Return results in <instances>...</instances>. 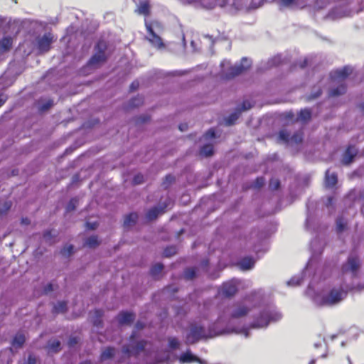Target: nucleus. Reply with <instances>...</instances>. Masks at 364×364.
<instances>
[{
	"label": "nucleus",
	"mask_w": 364,
	"mask_h": 364,
	"mask_svg": "<svg viewBox=\"0 0 364 364\" xmlns=\"http://www.w3.org/2000/svg\"><path fill=\"white\" fill-rule=\"evenodd\" d=\"M137 336L136 331H134L129 338V343L124 345L122 348V353L128 357L132 355L137 357L141 352L144 351L147 346V341L144 339L136 341Z\"/></svg>",
	"instance_id": "obj_1"
},
{
	"label": "nucleus",
	"mask_w": 364,
	"mask_h": 364,
	"mask_svg": "<svg viewBox=\"0 0 364 364\" xmlns=\"http://www.w3.org/2000/svg\"><path fill=\"white\" fill-rule=\"evenodd\" d=\"M107 43L103 40L98 41L95 46V53L88 60L87 65L90 67H97L105 63L107 60Z\"/></svg>",
	"instance_id": "obj_2"
},
{
	"label": "nucleus",
	"mask_w": 364,
	"mask_h": 364,
	"mask_svg": "<svg viewBox=\"0 0 364 364\" xmlns=\"http://www.w3.org/2000/svg\"><path fill=\"white\" fill-rule=\"evenodd\" d=\"M281 317L282 315L279 313H272L264 310L260 312L259 316L254 321L252 326L253 328L267 327L271 321H277L279 320Z\"/></svg>",
	"instance_id": "obj_3"
},
{
	"label": "nucleus",
	"mask_w": 364,
	"mask_h": 364,
	"mask_svg": "<svg viewBox=\"0 0 364 364\" xmlns=\"http://www.w3.org/2000/svg\"><path fill=\"white\" fill-rule=\"evenodd\" d=\"M360 266L361 262L359 257L356 255H350L346 262L341 265V272L343 274L351 273L353 277H356Z\"/></svg>",
	"instance_id": "obj_4"
},
{
	"label": "nucleus",
	"mask_w": 364,
	"mask_h": 364,
	"mask_svg": "<svg viewBox=\"0 0 364 364\" xmlns=\"http://www.w3.org/2000/svg\"><path fill=\"white\" fill-rule=\"evenodd\" d=\"M345 295L341 289H332L327 294L322 296L321 304L325 306H332L340 302Z\"/></svg>",
	"instance_id": "obj_5"
},
{
	"label": "nucleus",
	"mask_w": 364,
	"mask_h": 364,
	"mask_svg": "<svg viewBox=\"0 0 364 364\" xmlns=\"http://www.w3.org/2000/svg\"><path fill=\"white\" fill-rule=\"evenodd\" d=\"M54 42V36L52 33L48 32L42 36L36 38V46L40 54L48 53L51 49L52 43Z\"/></svg>",
	"instance_id": "obj_6"
},
{
	"label": "nucleus",
	"mask_w": 364,
	"mask_h": 364,
	"mask_svg": "<svg viewBox=\"0 0 364 364\" xmlns=\"http://www.w3.org/2000/svg\"><path fill=\"white\" fill-rule=\"evenodd\" d=\"M205 328L202 326L191 324L186 336L187 344H194L203 338H206Z\"/></svg>",
	"instance_id": "obj_7"
},
{
	"label": "nucleus",
	"mask_w": 364,
	"mask_h": 364,
	"mask_svg": "<svg viewBox=\"0 0 364 364\" xmlns=\"http://www.w3.org/2000/svg\"><path fill=\"white\" fill-rule=\"evenodd\" d=\"M250 67V63L245 58H243L240 64L235 65L228 68L225 73V78L228 80L234 78L246 71Z\"/></svg>",
	"instance_id": "obj_8"
},
{
	"label": "nucleus",
	"mask_w": 364,
	"mask_h": 364,
	"mask_svg": "<svg viewBox=\"0 0 364 364\" xmlns=\"http://www.w3.org/2000/svg\"><path fill=\"white\" fill-rule=\"evenodd\" d=\"M145 26L146 31L149 35V37H147V40L149 43L157 49H162L165 48V44L164 43L161 38L154 32L151 23L146 21Z\"/></svg>",
	"instance_id": "obj_9"
},
{
	"label": "nucleus",
	"mask_w": 364,
	"mask_h": 364,
	"mask_svg": "<svg viewBox=\"0 0 364 364\" xmlns=\"http://www.w3.org/2000/svg\"><path fill=\"white\" fill-rule=\"evenodd\" d=\"M251 311V308L242 302H236L232 306V309L230 314V318L236 319L247 316Z\"/></svg>",
	"instance_id": "obj_10"
},
{
	"label": "nucleus",
	"mask_w": 364,
	"mask_h": 364,
	"mask_svg": "<svg viewBox=\"0 0 364 364\" xmlns=\"http://www.w3.org/2000/svg\"><path fill=\"white\" fill-rule=\"evenodd\" d=\"M237 291V286L232 282L224 283L220 291L221 294L226 298H231Z\"/></svg>",
	"instance_id": "obj_11"
},
{
	"label": "nucleus",
	"mask_w": 364,
	"mask_h": 364,
	"mask_svg": "<svg viewBox=\"0 0 364 364\" xmlns=\"http://www.w3.org/2000/svg\"><path fill=\"white\" fill-rule=\"evenodd\" d=\"M179 361L181 363H191L194 362L202 363V360L198 356L193 355L190 350H187L180 355Z\"/></svg>",
	"instance_id": "obj_12"
},
{
	"label": "nucleus",
	"mask_w": 364,
	"mask_h": 364,
	"mask_svg": "<svg viewBox=\"0 0 364 364\" xmlns=\"http://www.w3.org/2000/svg\"><path fill=\"white\" fill-rule=\"evenodd\" d=\"M166 207L167 205L164 204L163 206L154 207L149 209L146 214V219L150 221L156 219L159 214H162L165 212Z\"/></svg>",
	"instance_id": "obj_13"
},
{
	"label": "nucleus",
	"mask_w": 364,
	"mask_h": 364,
	"mask_svg": "<svg viewBox=\"0 0 364 364\" xmlns=\"http://www.w3.org/2000/svg\"><path fill=\"white\" fill-rule=\"evenodd\" d=\"M356 156V151L354 147L348 146L346 149L342 159V163L345 165H348L353 162L355 156Z\"/></svg>",
	"instance_id": "obj_14"
},
{
	"label": "nucleus",
	"mask_w": 364,
	"mask_h": 364,
	"mask_svg": "<svg viewBox=\"0 0 364 364\" xmlns=\"http://www.w3.org/2000/svg\"><path fill=\"white\" fill-rule=\"evenodd\" d=\"M135 318V315L133 313L127 311H122L118 315V321L120 324H130Z\"/></svg>",
	"instance_id": "obj_15"
},
{
	"label": "nucleus",
	"mask_w": 364,
	"mask_h": 364,
	"mask_svg": "<svg viewBox=\"0 0 364 364\" xmlns=\"http://www.w3.org/2000/svg\"><path fill=\"white\" fill-rule=\"evenodd\" d=\"M338 183V176L336 173H330L329 170L326 171L325 174V184L327 188H333Z\"/></svg>",
	"instance_id": "obj_16"
},
{
	"label": "nucleus",
	"mask_w": 364,
	"mask_h": 364,
	"mask_svg": "<svg viewBox=\"0 0 364 364\" xmlns=\"http://www.w3.org/2000/svg\"><path fill=\"white\" fill-rule=\"evenodd\" d=\"M239 265L241 269L248 270L252 269L255 265V260L251 257H245L240 259Z\"/></svg>",
	"instance_id": "obj_17"
},
{
	"label": "nucleus",
	"mask_w": 364,
	"mask_h": 364,
	"mask_svg": "<svg viewBox=\"0 0 364 364\" xmlns=\"http://www.w3.org/2000/svg\"><path fill=\"white\" fill-rule=\"evenodd\" d=\"M115 355V348L114 347H107L101 353L100 360L104 361L112 358Z\"/></svg>",
	"instance_id": "obj_18"
},
{
	"label": "nucleus",
	"mask_w": 364,
	"mask_h": 364,
	"mask_svg": "<svg viewBox=\"0 0 364 364\" xmlns=\"http://www.w3.org/2000/svg\"><path fill=\"white\" fill-rule=\"evenodd\" d=\"M139 15L148 16L150 14V4L149 1L140 2L137 9L135 11Z\"/></svg>",
	"instance_id": "obj_19"
},
{
	"label": "nucleus",
	"mask_w": 364,
	"mask_h": 364,
	"mask_svg": "<svg viewBox=\"0 0 364 364\" xmlns=\"http://www.w3.org/2000/svg\"><path fill=\"white\" fill-rule=\"evenodd\" d=\"M12 38L11 37H4L0 41V51L6 52L10 50L12 46Z\"/></svg>",
	"instance_id": "obj_20"
},
{
	"label": "nucleus",
	"mask_w": 364,
	"mask_h": 364,
	"mask_svg": "<svg viewBox=\"0 0 364 364\" xmlns=\"http://www.w3.org/2000/svg\"><path fill=\"white\" fill-rule=\"evenodd\" d=\"M346 85L344 83L339 85L338 87L333 88L330 90V97H337L343 95L346 92Z\"/></svg>",
	"instance_id": "obj_21"
},
{
	"label": "nucleus",
	"mask_w": 364,
	"mask_h": 364,
	"mask_svg": "<svg viewBox=\"0 0 364 364\" xmlns=\"http://www.w3.org/2000/svg\"><path fill=\"white\" fill-rule=\"evenodd\" d=\"M138 218V215L136 213H131L127 215L124 220V226L129 227L136 223Z\"/></svg>",
	"instance_id": "obj_22"
},
{
	"label": "nucleus",
	"mask_w": 364,
	"mask_h": 364,
	"mask_svg": "<svg viewBox=\"0 0 364 364\" xmlns=\"http://www.w3.org/2000/svg\"><path fill=\"white\" fill-rule=\"evenodd\" d=\"M351 73V69L348 67H343L335 72V77L338 79L344 80Z\"/></svg>",
	"instance_id": "obj_23"
},
{
	"label": "nucleus",
	"mask_w": 364,
	"mask_h": 364,
	"mask_svg": "<svg viewBox=\"0 0 364 364\" xmlns=\"http://www.w3.org/2000/svg\"><path fill=\"white\" fill-rule=\"evenodd\" d=\"M95 318L93 319V325L96 327H102V318L103 316L104 312L102 309H95L94 311Z\"/></svg>",
	"instance_id": "obj_24"
},
{
	"label": "nucleus",
	"mask_w": 364,
	"mask_h": 364,
	"mask_svg": "<svg viewBox=\"0 0 364 364\" xmlns=\"http://www.w3.org/2000/svg\"><path fill=\"white\" fill-rule=\"evenodd\" d=\"M100 241L98 240V237L97 235H92L87 237L85 240L84 243V246L89 247L90 248H95L100 245Z\"/></svg>",
	"instance_id": "obj_25"
},
{
	"label": "nucleus",
	"mask_w": 364,
	"mask_h": 364,
	"mask_svg": "<svg viewBox=\"0 0 364 364\" xmlns=\"http://www.w3.org/2000/svg\"><path fill=\"white\" fill-rule=\"evenodd\" d=\"M213 153L214 148L213 146L210 144L203 145L200 150V155H203L206 157L212 156Z\"/></svg>",
	"instance_id": "obj_26"
},
{
	"label": "nucleus",
	"mask_w": 364,
	"mask_h": 364,
	"mask_svg": "<svg viewBox=\"0 0 364 364\" xmlns=\"http://www.w3.org/2000/svg\"><path fill=\"white\" fill-rule=\"evenodd\" d=\"M143 103H144L143 97L137 95V96L132 98L129 100L128 107H129V108H135V107H138L140 105H143Z\"/></svg>",
	"instance_id": "obj_27"
},
{
	"label": "nucleus",
	"mask_w": 364,
	"mask_h": 364,
	"mask_svg": "<svg viewBox=\"0 0 364 364\" xmlns=\"http://www.w3.org/2000/svg\"><path fill=\"white\" fill-rule=\"evenodd\" d=\"M67 311V303L65 301H59L53 307V314L65 313Z\"/></svg>",
	"instance_id": "obj_28"
},
{
	"label": "nucleus",
	"mask_w": 364,
	"mask_h": 364,
	"mask_svg": "<svg viewBox=\"0 0 364 364\" xmlns=\"http://www.w3.org/2000/svg\"><path fill=\"white\" fill-rule=\"evenodd\" d=\"M12 348L15 349L20 348L23 346V334L18 333L13 339Z\"/></svg>",
	"instance_id": "obj_29"
},
{
	"label": "nucleus",
	"mask_w": 364,
	"mask_h": 364,
	"mask_svg": "<svg viewBox=\"0 0 364 364\" xmlns=\"http://www.w3.org/2000/svg\"><path fill=\"white\" fill-rule=\"evenodd\" d=\"M164 269V265L161 263H156L152 266L150 269V274L153 277H158Z\"/></svg>",
	"instance_id": "obj_30"
},
{
	"label": "nucleus",
	"mask_w": 364,
	"mask_h": 364,
	"mask_svg": "<svg viewBox=\"0 0 364 364\" xmlns=\"http://www.w3.org/2000/svg\"><path fill=\"white\" fill-rule=\"evenodd\" d=\"M299 118L304 122L309 121L311 118V111L309 109H301L299 114Z\"/></svg>",
	"instance_id": "obj_31"
},
{
	"label": "nucleus",
	"mask_w": 364,
	"mask_h": 364,
	"mask_svg": "<svg viewBox=\"0 0 364 364\" xmlns=\"http://www.w3.org/2000/svg\"><path fill=\"white\" fill-rule=\"evenodd\" d=\"M240 113L238 110L236 112L232 113L230 114L226 119H225V124L226 125L230 126L235 124L236 120L238 119Z\"/></svg>",
	"instance_id": "obj_32"
},
{
	"label": "nucleus",
	"mask_w": 364,
	"mask_h": 364,
	"mask_svg": "<svg viewBox=\"0 0 364 364\" xmlns=\"http://www.w3.org/2000/svg\"><path fill=\"white\" fill-rule=\"evenodd\" d=\"M177 253V247L175 245H170L166 247L163 252V255L165 257H170Z\"/></svg>",
	"instance_id": "obj_33"
},
{
	"label": "nucleus",
	"mask_w": 364,
	"mask_h": 364,
	"mask_svg": "<svg viewBox=\"0 0 364 364\" xmlns=\"http://www.w3.org/2000/svg\"><path fill=\"white\" fill-rule=\"evenodd\" d=\"M48 347L53 352L57 353L60 350V342L58 340L50 341Z\"/></svg>",
	"instance_id": "obj_34"
},
{
	"label": "nucleus",
	"mask_w": 364,
	"mask_h": 364,
	"mask_svg": "<svg viewBox=\"0 0 364 364\" xmlns=\"http://www.w3.org/2000/svg\"><path fill=\"white\" fill-rule=\"evenodd\" d=\"M55 237L56 235H52V230H46L43 233V239L49 244L54 242V238Z\"/></svg>",
	"instance_id": "obj_35"
},
{
	"label": "nucleus",
	"mask_w": 364,
	"mask_h": 364,
	"mask_svg": "<svg viewBox=\"0 0 364 364\" xmlns=\"http://www.w3.org/2000/svg\"><path fill=\"white\" fill-rule=\"evenodd\" d=\"M196 276V269L193 267L187 268L184 271V277L186 279H193Z\"/></svg>",
	"instance_id": "obj_36"
},
{
	"label": "nucleus",
	"mask_w": 364,
	"mask_h": 364,
	"mask_svg": "<svg viewBox=\"0 0 364 364\" xmlns=\"http://www.w3.org/2000/svg\"><path fill=\"white\" fill-rule=\"evenodd\" d=\"M77 204L78 200L76 198H71L66 206V212H70L75 210Z\"/></svg>",
	"instance_id": "obj_37"
},
{
	"label": "nucleus",
	"mask_w": 364,
	"mask_h": 364,
	"mask_svg": "<svg viewBox=\"0 0 364 364\" xmlns=\"http://www.w3.org/2000/svg\"><path fill=\"white\" fill-rule=\"evenodd\" d=\"M303 140V133L301 132H297L294 133L291 136L290 141L299 144Z\"/></svg>",
	"instance_id": "obj_38"
},
{
	"label": "nucleus",
	"mask_w": 364,
	"mask_h": 364,
	"mask_svg": "<svg viewBox=\"0 0 364 364\" xmlns=\"http://www.w3.org/2000/svg\"><path fill=\"white\" fill-rule=\"evenodd\" d=\"M279 137L282 141L287 143L289 142L291 139L289 133L286 130H281L279 132Z\"/></svg>",
	"instance_id": "obj_39"
},
{
	"label": "nucleus",
	"mask_w": 364,
	"mask_h": 364,
	"mask_svg": "<svg viewBox=\"0 0 364 364\" xmlns=\"http://www.w3.org/2000/svg\"><path fill=\"white\" fill-rule=\"evenodd\" d=\"M253 107V105L248 100H244L241 105V107L237 109L241 114L243 111H247L251 109Z\"/></svg>",
	"instance_id": "obj_40"
},
{
	"label": "nucleus",
	"mask_w": 364,
	"mask_h": 364,
	"mask_svg": "<svg viewBox=\"0 0 364 364\" xmlns=\"http://www.w3.org/2000/svg\"><path fill=\"white\" fill-rule=\"evenodd\" d=\"M346 228V223H344L342 218H338L336 220V229L338 232H343Z\"/></svg>",
	"instance_id": "obj_41"
},
{
	"label": "nucleus",
	"mask_w": 364,
	"mask_h": 364,
	"mask_svg": "<svg viewBox=\"0 0 364 364\" xmlns=\"http://www.w3.org/2000/svg\"><path fill=\"white\" fill-rule=\"evenodd\" d=\"M12 203L11 201H6L2 205V207H0V215L5 214L10 208H11Z\"/></svg>",
	"instance_id": "obj_42"
},
{
	"label": "nucleus",
	"mask_w": 364,
	"mask_h": 364,
	"mask_svg": "<svg viewBox=\"0 0 364 364\" xmlns=\"http://www.w3.org/2000/svg\"><path fill=\"white\" fill-rule=\"evenodd\" d=\"M175 181V177L171 174L167 175L164 181H163V186L165 188H167L170 184H171Z\"/></svg>",
	"instance_id": "obj_43"
},
{
	"label": "nucleus",
	"mask_w": 364,
	"mask_h": 364,
	"mask_svg": "<svg viewBox=\"0 0 364 364\" xmlns=\"http://www.w3.org/2000/svg\"><path fill=\"white\" fill-rule=\"evenodd\" d=\"M73 245H70L66 247H64L60 252L62 255L65 256H70L73 253Z\"/></svg>",
	"instance_id": "obj_44"
},
{
	"label": "nucleus",
	"mask_w": 364,
	"mask_h": 364,
	"mask_svg": "<svg viewBox=\"0 0 364 364\" xmlns=\"http://www.w3.org/2000/svg\"><path fill=\"white\" fill-rule=\"evenodd\" d=\"M168 346L171 349H177L179 347V342L176 338L171 337L168 338Z\"/></svg>",
	"instance_id": "obj_45"
},
{
	"label": "nucleus",
	"mask_w": 364,
	"mask_h": 364,
	"mask_svg": "<svg viewBox=\"0 0 364 364\" xmlns=\"http://www.w3.org/2000/svg\"><path fill=\"white\" fill-rule=\"evenodd\" d=\"M322 94V90L320 87H318L315 92H311L308 97V100H315L319 97Z\"/></svg>",
	"instance_id": "obj_46"
},
{
	"label": "nucleus",
	"mask_w": 364,
	"mask_h": 364,
	"mask_svg": "<svg viewBox=\"0 0 364 364\" xmlns=\"http://www.w3.org/2000/svg\"><path fill=\"white\" fill-rule=\"evenodd\" d=\"M265 180L263 177H257L255 181L252 186L255 188H260L264 185Z\"/></svg>",
	"instance_id": "obj_47"
},
{
	"label": "nucleus",
	"mask_w": 364,
	"mask_h": 364,
	"mask_svg": "<svg viewBox=\"0 0 364 364\" xmlns=\"http://www.w3.org/2000/svg\"><path fill=\"white\" fill-rule=\"evenodd\" d=\"M144 181V176L141 173L135 175L133 178L132 183L134 185H139L143 183Z\"/></svg>",
	"instance_id": "obj_48"
},
{
	"label": "nucleus",
	"mask_w": 364,
	"mask_h": 364,
	"mask_svg": "<svg viewBox=\"0 0 364 364\" xmlns=\"http://www.w3.org/2000/svg\"><path fill=\"white\" fill-rule=\"evenodd\" d=\"M53 105V100H48L45 103L41 105L40 110L41 112H45L48 110Z\"/></svg>",
	"instance_id": "obj_49"
},
{
	"label": "nucleus",
	"mask_w": 364,
	"mask_h": 364,
	"mask_svg": "<svg viewBox=\"0 0 364 364\" xmlns=\"http://www.w3.org/2000/svg\"><path fill=\"white\" fill-rule=\"evenodd\" d=\"M280 186V182L278 179H271L269 181V187L272 190H277Z\"/></svg>",
	"instance_id": "obj_50"
},
{
	"label": "nucleus",
	"mask_w": 364,
	"mask_h": 364,
	"mask_svg": "<svg viewBox=\"0 0 364 364\" xmlns=\"http://www.w3.org/2000/svg\"><path fill=\"white\" fill-rule=\"evenodd\" d=\"M279 2L281 6L289 7L296 2V0H279Z\"/></svg>",
	"instance_id": "obj_51"
},
{
	"label": "nucleus",
	"mask_w": 364,
	"mask_h": 364,
	"mask_svg": "<svg viewBox=\"0 0 364 364\" xmlns=\"http://www.w3.org/2000/svg\"><path fill=\"white\" fill-rule=\"evenodd\" d=\"M139 87V81L134 80L131 83V85L129 86V90L131 92H134V91L138 90Z\"/></svg>",
	"instance_id": "obj_52"
},
{
	"label": "nucleus",
	"mask_w": 364,
	"mask_h": 364,
	"mask_svg": "<svg viewBox=\"0 0 364 364\" xmlns=\"http://www.w3.org/2000/svg\"><path fill=\"white\" fill-rule=\"evenodd\" d=\"M78 343L77 337H70L68 340V345L69 347H73Z\"/></svg>",
	"instance_id": "obj_53"
},
{
	"label": "nucleus",
	"mask_w": 364,
	"mask_h": 364,
	"mask_svg": "<svg viewBox=\"0 0 364 364\" xmlns=\"http://www.w3.org/2000/svg\"><path fill=\"white\" fill-rule=\"evenodd\" d=\"M205 137L207 139L215 138V132L213 129H210L205 132Z\"/></svg>",
	"instance_id": "obj_54"
},
{
	"label": "nucleus",
	"mask_w": 364,
	"mask_h": 364,
	"mask_svg": "<svg viewBox=\"0 0 364 364\" xmlns=\"http://www.w3.org/2000/svg\"><path fill=\"white\" fill-rule=\"evenodd\" d=\"M53 291V286L51 283L48 284L43 289L44 294H47Z\"/></svg>",
	"instance_id": "obj_55"
},
{
	"label": "nucleus",
	"mask_w": 364,
	"mask_h": 364,
	"mask_svg": "<svg viewBox=\"0 0 364 364\" xmlns=\"http://www.w3.org/2000/svg\"><path fill=\"white\" fill-rule=\"evenodd\" d=\"M135 327L136 330H141L145 327V323L138 321L135 324Z\"/></svg>",
	"instance_id": "obj_56"
},
{
	"label": "nucleus",
	"mask_w": 364,
	"mask_h": 364,
	"mask_svg": "<svg viewBox=\"0 0 364 364\" xmlns=\"http://www.w3.org/2000/svg\"><path fill=\"white\" fill-rule=\"evenodd\" d=\"M150 117L149 116H140L137 118V122H146L149 121Z\"/></svg>",
	"instance_id": "obj_57"
},
{
	"label": "nucleus",
	"mask_w": 364,
	"mask_h": 364,
	"mask_svg": "<svg viewBox=\"0 0 364 364\" xmlns=\"http://www.w3.org/2000/svg\"><path fill=\"white\" fill-rule=\"evenodd\" d=\"M36 359L32 355H29L28 358V364H36Z\"/></svg>",
	"instance_id": "obj_58"
},
{
	"label": "nucleus",
	"mask_w": 364,
	"mask_h": 364,
	"mask_svg": "<svg viewBox=\"0 0 364 364\" xmlns=\"http://www.w3.org/2000/svg\"><path fill=\"white\" fill-rule=\"evenodd\" d=\"M6 101V97L3 94H0V107L5 103Z\"/></svg>",
	"instance_id": "obj_59"
},
{
	"label": "nucleus",
	"mask_w": 364,
	"mask_h": 364,
	"mask_svg": "<svg viewBox=\"0 0 364 364\" xmlns=\"http://www.w3.org/2000/svg\"><path fill=\"white\" fill-rule=\"evenodd\" d=\"M187 127H188V124H179L178 126V129L181 131V132H183L185 130L187 129Z\"/></svg>",
	"instance_id": "obj_60"
},
{
	"label": "nucleus",
	"mask_w": 364,
	"mask_h": 364,
	"mask_svg": "<svg viewBox=\"0 0 364 364\" xmlns=\"http://www.w3.org/2000/svg\"><path fill=\"white\" fill-rule=\"evenodd\" d=\"M307 59H304L302 62L299 63V66L301 68H304L307 65Z\"/></svg>",
	"instance_id": "obj_61"
},
{
	"label": "nucleus",
	"mask_w": 364,
	"mask_h": 364,
	"mask_svg": "<svg viewBox=\"0 0 364 364\" xmlns=\"http://www.w3.org/2000/svg\"><path fill=\"white\" fill-rule=\"evenodd\" d=\"M87 227L90 230H95L96 228V224L95 223H86Z\"/></svg>",
	"instance_id": "obj_62"
},
{
	"label": "nucleus",
	"mask_w": 364,
	"mask_h": 364,
	"mask_svg": "<svg viewBox=\"0 0 364 364\" xmlns=\"http://www.w3.org/2000/svg\"><path fill=\"white\" fill-rule=\"evenodd\" d=\"M79 364H92V363L90 360H86L82 362H80Z\"/></svg>",
	"instance_id": "obj_63"
},
{
	"label": "nucleus",
	"mask_w": 364,
	"mask_h": 364,
	"mask_svg": "<svg viewBox=\"0 0 364 364\" xmlns=\"http://www.w3.org/2000/svg\"><path fill=\"white\" fill-rule=\"evenodd\" d=\"M358 198L364 200V190L360 192Z\"/></svg>",
	"instance_id": "obj_64"
}]
</instances>
